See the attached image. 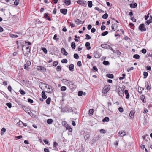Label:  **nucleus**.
<instances>
[{
  "instance_id": "obj_25",
  "label": "nucleus",
  "mask_w": 152,
  "mask_h": 152,
  "mask_svg": "<svg viewBox=\"0 0 152 152\" xmlns=\"http://www.w3.org/2000/svg\"><path fill=\"white\" fill-rule=\"evenodd\" d=\"M109 121V117H105L104 119L102 120V121L103 122H108Z\"/></svg>"
},
{
  "instance_id": "obj_61",
  "label": "nucleus",
  "mask_w": 152,
  "mask_h": 152,
  "mask_svg": "<svg viewBox=\"0 0 152 152\" xmlns=\"http://www.w3.org/2000/svg\"><path fill=\"white\" fill-rule=\"evenodd\" d=\"M96 31V29L95 28H92L91 30V32L92 33H94Z\"/></svg>"
},
{
  "instance_id": "obj_36",
  "label": "nucleus",
  "mask_w": 152,
  "mask_h": 152,
  "mask_svg": "<svg viewBox=\"0 0 152 152\" xmlns=\"http://www.w3.org/2000/svg\"><path fill=\"white\" fill-rule=\"evenodd\" d=\"M50 101L51 98L49 97L46 100V102L48 104H49L50 102Z\"/></svg>"
},
{
  "instance_id": "obj_26",
  "label": "nucleus",
  "mask_w": 152,
  "mask_h": 152,
  "mask_svg": "<svg viewBox=\"0 0 152 152\" xmlns=\"http://www.w3.org/2000/svg\"><path fill=\"white\" fill-rule=\"evenodd\" d=\"M74 67V66L73 64H71L69 66V70H70L71 71H73Z\"/></svg>"
},
{
  "instance_id": "obj_23",
  "label": "nucleus",
  "mask_w": 152,
  "mask_h": 152,
  "mask_svg": "<svg viewBox=\"0 0 152 152\" xmlns=\"http://www.w3.org/2000/svg\"><path fill=\"white\" fill-rule=\"evenodd\" d=\"M106 76L108 78L111 79L114 77V76L112 74H107L106 75Z\"/></svg>"
},
{
  "instance_id": "obj_29",
  "label": "nucleus",
  "mask_w": 152,
  "mask_h": 152,
  "mask_svg": "<svg viewBox=\"0 0 152 152\" xmlns=\"http://www.w3.org/2000/svg\"><path fill=\"white\" fill-rule=\"evenodd\" d=\"M5 131H6L5 128L4 127L1 130V135H3V134H4V133L5 132Z\"/></svg>"
},
{
  "instance_id": "obj_34",
  "label": "nucleus",
  "mask_w": 152,
  "mask_h": 152,
  "mask_svg": "<svg viewBox=\"0 0 152 152\" xmlns=\"http://www.w3.org/2000/svg\"><path fill=\"white\" fill-rule=\"evenodd\" d=\"M108 17V15L106 13L105 14L103 15L102 16V18L103 19H107Z\"/></svg>"
},
{
  "instance_id": "obj_21",
  "label": "nucleus",
  "mask_w": 152,
  "mask_h": 152,
  "mask_svg": "<svg viewBox=\"0 0 152 152\" xmlns=\"http://www.w3.org/2000/svg\"><path fill=\"white\" fill-rule=\"evenodd\" d=\"M94 110L93 109H90L89 111V114L90 116H91L93 115V113Z\"/></svg>"
},
{
  "instance_id": "obj_17",
  "label": "nucleus",
  "mask_w": 152,
  "mask_h": 152,
  "mask_svg": "<svg viewBox=\"0 0 152 152\" xmlns=\"http://www.w3.org/2000/svg\"><path fill=\"white\" fill-rule=\"evenodd\" d=\"M137 4L135 3H133L130 4V6L131 8H135L137 6Z\"/></svg>"
},
{
  "instance_id": "obj_40",
  "label": "nucleus",
  "mask_w": 152,
  "mask_h": 152,
  "mask_svg": "<svg viewBox=\"0 0 152 152\" xmlns=\"http://www.w3.org/2000/svg\"><path fill=\"white\" fill-rule=\"evenodd\" d=\"M42 51H43L44 53L45 54H47V50L46 48H42Z\"/></svg>"
},
{
  "instance_id": "obj_57",
  "label": "nucleus",
  "mask_w": 152,
  "mask_h": 152,
  "mask_svg": "<svg viewBox=\"0 0 152 152\" xmlns=\"http://www.w3.org/2000/svg\"><path fill=\"white\" fill-rule=\"evenodd\" d=\"M28 102L30 103H33V101L30 98H29L28 99Z\"/></svg>"
},
{
  "instance_id": "obj_44",
  "label": "nucleus",
  "mask_w": 152,
  "mask_h": 152,
  "mask_svg": "<svg viewBox=\"0 0 152 152\" xmlns=\"http://www.w3.org/2000/svg\"><path fill=\"white\" fill-rule=\"evenodd\" d=\"M108 34V32L107 31H105V32L102 33L101 35L102 36H105V35H107V34Z\"/></svg>"
},
{
  "instance_id": "obj_60",
  "label": "nucleus",
  "mask_w": 152,
  "mask_h": 152,
  "mask_svg": "<svg viewBox=\"0 0 152 152\" xmlns=\"http://www.w3.org/2000/svg\"><path fill=\"white\" fill-rule=\"evenodd\" d=\"M105 26L102 25L101 27V29L102 30H103L105 29Z\"/></svg>"
},
{
  "instance_id": "obj_59",
  "label": "nucleus",
  "mask_w": 152,
  "mask_h": 152,
  "mask_svg": "<svg viewBox=\"0 0 152 152\" xmlns=\"http://www.w3.org/2000/svg\"><path fill=\"white\" fill-rule=\"evenodd\" d=\"M114 26L115 29H116L118 27V24H112Z\"/></svg>"
},
{
  "instance_id": "obj_39",
  "label": "nucleus",
  "mask_w": 152,
  "mask_h": 152,
  "mask_svg": "<svg viewBox=\"0 0 152 152\" xmlns=\"http://www.w3.org/2000/svg\"><path fill=\"white\" fill-rule=\"evenodd\" d=\"M58 145V143L56 142H53V148L56 149V146Z\"/></svg>"
},
{
  "instance_id": "obj_45",
  "label": "nucleus",
  "mask_w": 152,
  "mask_h": 152,
  "mask_svg": "<svg viewBox=\"0 0 152 152\" xmlns=\"http://www.w3.org/2000/svg\"><path fill=\"white\" fill-rule=\"evenodd\" d=\"M66 129L67 130H68L69 132H71L72 131V129L70 126L66 127Z\"/></svg>"
},
{
  "instance_id": "obj_9",
  "label": "nucleus",
  "mask_w": 152,
  "mask_h": 152,
  "mask_svg": "<svg viewBox=\"0 0 152 152\" xmlns=\"http://www.w3.org/2000/svg\"><path fill=\"white\" fill-rule=\"evenodd\" d=\"M37 69L38 70H42L46 71V68H45L42 67L41 66H37Z\"/></svg>"
},
{
  "instance_id": "obj_13",
  "label": "nucleus",
  "mask_w": 152,
  "mask_h": 152,
  "mask_svg": "<svg viewBox=\"0 0 152 152\" xmlns=\"http://www.w3.org/2000/svg\"><path fill=\"white\" fill-rule=\"evenodd\" d=\"M69 87L71 90H73L75 89L76 88V86L75 85H74L73 83H69Z\"/></svg>"
},
{
  "instance_id": "obj_16",
  "label": "nucleus",
  "mask_w": 152,
  "mask_h": 152,
  "mask_svg": "<svg viewBox=\"0 0 152 152\" xmlns=\"http://www.w3.org/2000/svg\"><path fill=\"white\" fill-rule=\"evenodd\" d=\"M86 47L87 49L88 50H89L91 49V47L90 46V43L89 42H87L86 43Z\"/></svg>"
},
{
  "instance_id": "obj_38",
  "label": "nucleus",
  "mask_w": 152,
  "mask_h": 152,
  "mask_svg": "<svg viewBox=\"0 0 152 152\" xmlns=\"http://www.w3.org/2000/svg\"><path fill=\"white\" fill-rule=\"evenodd\" d=\"M48 88L49 90L48 92L50 93H51L53 91V89L50 86Z\"/></svg>"
},
{
  "instance_id": "obj_11",
  "label": "nucleus",
  "mask_w": 152,
  "mask_h": 152,
  "mask_svg": "<svg viewBox=\"0 0 152 152\" xmlns=\"http://www.w3.org/2000/svg\"><path fill=\"white\" fill-rule=\"evenodd\" d=\"M19 126L21 127H23L24 126H26V125H25V123H23L22 121L20 120L19 122H18V124Z\"/></svg>"
},
{
  "instance_id": "obj_28",
  "label": "nucleus",
  "mask_w": 152,
  "mask_h": 152,
  "mask_svg": "<svg viewBox=\"0 0 152 152\" xmlns=\"http://www.w3.org/2000/svg\"><path fill=\"white\" fill-rule=\"evenodd\" d=\"M53 122V120L52 119H48L47 120V123L49 124H51Z\"/></svg>"
},
{
  "instance_id": "obj_53",
  "label": "nucleus",
  "mask_w": 152,
  "mask_h": 152,
  "mask_svg": "<svg viewBox=\"0 0 152 152\" xmlns=\"http://www.w3.org/2000/svg\"><path fill=\"white\" fill-rule=\"evenodd\" d=\"M19 91L21 94L22 95H23L25 94V91L23 90H20Z\"/></svg>"
},
{
  "instance_id": "obj_1",
  "label": "nucleus",
  "mask_w": 152,
  "mask_h": 152,
  "mask_svg": "<svg viewBox=\"0 0 152 152\" xmlns=\"http://www.w3.org/2000/svg\"><path fill=\"white\" fill-rule=\"evenodd\" d=\"M31 64V62L29 61H27L26 63L24 64V68L27 70H29V68L28 67V66H30Z\"/></svg>"
},
{
  "instance_id": "obj_18",
  "label": "nucleus",
  "mask_w": 152,
  "mask_h": 152,
  "mask_svg": "<svg viewBox=\"0 0 152 152\" xmlns=\"http://www.w3.org/2000/svg\"><path fill=\"white\" fill-rule=\"evenodd\" d=\"M61 52L62 53H63V55L65 56H66L68 53L63 48H62L61 49Z\"/></svg>"
},
{
  "instance_id": "obj_32",
  "label": "nucleus",
  "mask_w": 152,
  "mask_h": 152,
  "mask_svg": "<svg viewBox=\"0 0 152 152\" xmlns=\"http://www.w3.org/2000/svg\"><path fill=\"white\" fill-rule=\"evenodd\" d=\"M140 57V56L138 54H135L133 56V58L136 59H139Z\"/></svg>"
},
{
  "instance_id": "obj_56",
  "label": "nucleus",
  "mask_w": 152,
  "mask_h": 152,
  "mask_svg": "<svg viewBox=\"0 0 152 152\" xmlns=\"http://www.w3.org/2000/svg\"><path fill=\"white\" fill-rule=\"evenodd\" d=\"M118 110L120 112L122 113L123 111L124 110L122 107H120L118 108Z\"/></svg>"
},
{
  "instance_id": "obj_58",
  "label": "nucleus",
  "mask_w": 152,
  "mask_h": 152,
  "mask_svg": "<svg viewBox=\"0 0 152 152\" xmlns=\"http://www.w3.org/2000/svg\"><path fill=\"white\" fill-rule=\"evenodd\" d=\"M58 64V62L57 61H55L53 63V65L54 66H56Z\"/></svg>"
},
{
  "instance_id": "obj_43",
  "label": "nucleus",
  "mask_w": 152,
  "mask_h": 152,
  "mask_svg": "<svg viewBox=\"0 0 152 152\" xmlns=\"http://www.w3.org/2000/svg\"><path fill=\"white\" fill-rule=\"evenodd\" d=\"M19 0H16L14 2V4L15 5H17L19 3Z\"/></svg>"
},
{
  "instance_id": "obj_55",
  "label": "nucleus",
  "mask_w": 152,
  "mask_h": 152,
  "mask_svg": "<svg viewBox=\"0 0 152 152\" xmlns=\"http://www.w3.org/2000/svg\"><path fill=\"white\" fill-rule=\"evenodd\" d=\"M100 132L101 133H103V134H105L106 133V132L105 130L103 129H101L100 130Z\"/></svg>"
},
{
  "instance_id": "obj_47",
  "label": "nucleus",
  "mask_w": 152,
  "mask_h": 152,
  "mask_svg": "<svg viewBox=\"0 0 152 152\" xmlns=\"http://www.w3.org/2000/svg\"><path fill=\"white\" fill-rule=\"evenodd\" d=\"M57 35L56 34H55L54 36V37H53V39L54 40L56 39L57 41L59 39V38H56V37H57Z\"/></svg>"
},
{
  "instance_id": "obj_7",
  "label": "nucleus",
  "mask_w": 152,
  "mask_h": 152,
  "mask_svg": "<svg viewBox=\"0 0 152 152\" xmlns=\"http://www.w3.org/2000/svg\"><path fill=\"white\" fill-rule=\"evenodd\" d=\"M65 110L68 112H73V111L72 108L70 107H65Z\"/></svg>"
},
{
  "instance_id": "obj_52",
  "label": "nucleus",
  "mask_w": 152,
  "mask_h": 152,
  "mask_svg": "<svg viewBox=\"0 0 152 152\" xmlns=\"http://www.w3.org/2000/svg\"><path fill=\"white\" fill-rule=\"evenodd\" d=\"M147 50L145 49H142L141 50V52L143 54H145L146 53Z\"/></svg>"
},
{
  "instance_id": "obj_20",
  "label": "nucleus",
  "mask_w": 152,
  "mask_h": 152,
  "mask_svg": "<svg viewBox=\"0 0 152 152\" xmlns=\"http://www.w3.org/2000/svg\"><path fill=\"white\" fill-rule=\"evenodd\" d=\"M42 99H45L47 98V96L45 95V92L44 91H42Z\"/></svg>"
},
{
  "instance_id": "obj_50",
  "label": "nucleus",
  "mask_w": 152,
  "mask_h": 152,
  "mask_svg": "<svg viewBox=\"0 0 152 152\" xmlns=\"http://www.w3.org/2000/svg\"><path fill=\"white\" fill-rule=\"evenodd\" d=\"M86 39H91V37L88 34H86Z\"/></svg>"
},
{
  "instance_id": "obj_24",
  "label": "nucleus",
  "mask_w": 152,
  "mask_h": 152,
  "mask_svg": "<svg viewBox=\"0 0 152 152\" xmlns=\"http://www.w3.org/2000/svg\"><path fill=\"white\" fill-rule=\"evenodd\" d=\"M145 99V98L144 95H142L140 96V99L144 103H145L146 102V101L144 100V99Z\"/></svg>"
},
{
  "instance_id": "obj_51",
  "label": "nucleus",
  "mask_w": 152,
  "mask_h": 152,
  "mask_svg": "<svg viewBox=\"0 0 152 152\" xmlns=\"http://www.w3.org/2000/svg\"><path fill=\"white\" fill-rule=\"evenodd\" d=\"M94 72H96L98 70L96 66H94L92 69Z\"/></svg>"
},
{
  "instance_id": "obj_31",
  "label": "nucleus",
  "mask_w": 152,
  "mask_h": 152,
  "mask_svg": "<svg viewBox=\"0 0 152 152\" xmlns=\"http://www.w3.org/2000/svg\"><path fill=\"white\" fill-rule=\"evenodd\" d=\"M152 23V19H150L147 21L146 22L147 25H149L150 23Z\"/></svg>"
},
{
  "instance_id": "obj_15",
  "label": "nucleus",
  "mask_w": 152,
  "mask_h": 152,
  "mask_svg": "<svg viewBox=\"0 0 152 152\" xmlns=\"http://www.w3.org/2000/svg\"><path fill=\"white\" fill-rule=\"evenodd\" d=\"M86 1H83L81 0H79L77 1V3H78V4H82V5H83V4H86Z\"/></svg>"
},
{
  "instance_id": "obj_49",
  "label": "nucleus",
  "mask_w": 152,
  "mask_h": 152,
  "mask_svg": "<svg viewBox=\"0 0 152 152\" xmlns=\"http://www.w3.org/2000/svg\"><path fill=\"white\" fill-rule=\"evenodd\" d=\"M77 65L79 67H80L82 66V64L80 61H79L77 62Z\"/></svg>"
},
{
  "instance_id": "obj_2",
  "label": "nucleus",
  "mask_w": 152,
  "mask_h": 152,
  "mask_svg": "<svg viewBox=\"0 0 152 152\" xmlns=\"http://www.w3.org/2000/svg\"><path fill=\"white\" fill-rule=\"evenodd\" d=\"M110 87L109 86H105L103 88L102 91V92L104 94H106L110 90Z\"/></svg>"
},
{
  "instance_id": "obj_19",
  "label": "nucleus",
  "mask_w": 152,
  "mask_h": 152,
  "mask_svg": "<svg viewBox=\"0 0 152 152\" xmlns=\"http://www.w3.org/2000/svg\"><path fill=\"white\" fill-rule=\"evenodd\" d=\"M134 113L135 112L134 110L131 111L129 114V116L131 118L134 117Z\"/></svg>"
},
{
  "instance_id": "obj_4",
  "label": "nucleus",
  "mask_w": 152,
  "mask_h": 152,
  "mask_svg": "<svg viewBox=\"0 0 152 152\" xmlns=\"http://www.w3.org/2000/svg\"><path fill=\"white\" fill-rule=\"evenodd\" d=\"M118 134L120 137H123L126 135V132L124 131H121L118 133Z\"/></svg>"
},
{
  "instance_id": "obj_62",
  "label": "nucleus",
  "mask_w": 152,
  "mask_h": 152,
  "mask_svg": "<svg viewBox=\"0 0 152 152\" xmlns=\"http://www.w3.org/2000/svg\"><path fill=\"white\" fill-rule=\"evenodd\" d=\"M131 19L133 22H135L136 21V19L133 17H131Z\"/></svg>"
},
{
  "instance_id": "obj_12",
  "label": "nucleus",
  "mask_w": 152,
  "mask_h": 152,
  "mask_svg": "<svg viewBox=\"0 0 152 152\" xmlns=\"http://www.w3.org/2000/svg\"><path fill=\"white\" fill-rule=\"evenodd\" d=\"M60 12L64 15L66 14L67 12V10L66 9H62L60 10Z\"/></svg>"
},
{
  "instance_id": "obj_46",
  "label": "nucleus",
  "mask_w": 152,
  "mask_h": 152,
  "mask_svg": "<svg viewBox=\"0 0 152 152\" xmlns=\"http://www.w3.org/2000/svg\"><path fill=\"white\" fill-rule=\"evenodd\" d=\"M61 62L62 63H66L68 62V61L66 59H63V60H62L61 61Z\"/></svg>"
},
{
  "instance_id": "obj_30",
  "label": "nucleus",
  "mask_w": 152,
  "mask_h": 152,
  "mask_svg": "<svg viewBox=\"0 0 152 152\" xmlns=\"http://www.w3.org/2000/svg\"><path fill=\"white\" fill-rule=\"evenodd\" d=\"M143 75H144V78L145 79L147 78V76L148 75V73L146 72H143Z\"/></svg>"
},
{
  "instance_id": "obj_63",
  "label": "nucleus",
  "mask_w": 152,
  "mask_h": 152,
  "mask_svg": "<svg viewBox=\"0 0 152 152\" xmlns=\"http://www.w3.org/2000/svg\"><path fill=\"white\" fill-rule=\"evenodd\" d=\"M92 27V26L91 25H89L87 27V28L88 30H90Z\"/></svg>"
},
{
  "instance_id": "obj_27",
  "label": "nucleus",
  "mask_w": 152,
  "mask_h": 152,
  "mask_svg": "<svg viewBox=\"0 0 152 152\" xmlns=\"http://www.w3.org/2000/svg\"><path fill=\"white\" fill-rule=\"evenodd\" d=\"M71 47L72 49H75L76 47L75 44L74 42H72L71 45Z\"/></svg>"
},
{
  "instance_id": "obj_14",
  "label": "nucleus",
  "mask_w": 152,
  "mask_h": 152,
  "mask_svg": "<svg viewBox=\"0 0 152 152\" xmlns=\"http://www.w3.org/2000/svg\"><path fill=\"white\" fill-rule=\"evenodd\" d=\"M101 46L102 48L105 49L108 48H109V45L106 44H102Z\"/></svg>"
},
{
  "instance_id": "obj_22",
  "label": "nucleus",
  "mask_w": 152,
  "mask_h": 152,
  "mask_svg": "<svg viewBox=\"0 0 152 152\" xmlns=\"http://www.w3.org/2000/svg\"><path fill=\"white\" fill-rule=\"evenodd\" d=\"M90 137V135L88 133H86V134L84 136V139L85 140H86L88 139Z\"/></svg>"
},
{
  "instance_id": "obj_8",
  "label": "nucleus",
  "mask_w": 152,
  "mask_h": 152,
  "mask_svg": "<svg viewBox=\"0 0 152 152\" xmlns=\"http://www.w3.org/2000/svg\"><path fill=\"white\" fill-rule=\"evenodd\" d=\"M101 55L99 52L96 51L94 53V57L97 58H99L101 56Z\"/></svg>"
},
{
  "instance_id": "obj_48",
  "label": "nucleus",
  "mask_w": 152,
  "mask_h": 152,
  "mask_svg": "<svg viewBox=\"0 0 152 152\" xmlns=\"http://www.w3.org/2000/svg\"><path fill=\"white\" fill-rule=\"evenodd\" d=\"M61 91H64L66 90V88L65 86H63L61 87Z\"/></svg>"
},
{
  "instance_id": "obj_35",
  "label": "nucleus",
  "mask_w": 152,
  "mask_h": 152,
  "mask_svg": "<svg viewBox=\"0 0 152 152\" xmlns=\"http://www.w3.org/2000/svg\"><path fill=\"white\" fill-rule=\"evenodd\" d=\"M103 64L105 65H107L110 64V63L108 61H104L103 62Z\"/></svg>"
},
{
  "instance_id": "obj_6",
  "label": "nucleus",
  "mask_w": 152,
  "mask_h": 152,
  "mask_svg": "<svg viewBox=\"0 0 152 152\" xmlns=\"http://www.w3.org/2000/svg\"><path fill=\"white\" fill-rule=\"evenodd\" d=\"M118 93L120 96L122 97L124 96V91L122 90L121 88L118 89Z\"/></svg>"
},
{
  "instance_id": "obj_41",
  "label": "nucleus",
  "mask_w": 152,
  "mask_h": 152,
  "mask_svg": "<svg viewBox=\"0 0 152 152\" xmlns=\"http://www.w3.org/2000/svg\"><path fill=\"white\" fill-rule=\"evenodd\" d=\"M56 70L58 72H59L61 70V68L60 66H57L56 69Z\"/></svg>"
},
{
  "instance_id": "obj_3",
  "label": "nucleus",
  "mask_w": 152,
  "mask_h": 152,
  "mask_svg": "<svg viewBox=\"0 0 152 152\" xmlns=\"http://www.w3.org/2000/svg\"><path fill=\"white\" fill-rule=\"evenodd\" d=\"M139 29L141 31H145L146 30V29L144 26V24H142L139 26Z\"/></svg>"
},
{
  "instance_id": "obj_10",
  "label": "nucleus",
  "mask_w": 152,
  "mask_h": 152,
  "mask_svg": "<svg viewBox=\"0 0 152 152\" xmlns=\"http://www.w3.org/2000/svg\"><path fill=\"white\" fill-rule=\"evenodd\" d=\"M62 1L66 4V6L69 5L71 4V0H65Z\"/></svg>"
},
{
  "instance_id": "obj_37",
  "label": "nucleus",
  "mask_w": 152,
  "mask_h": 152,
  "mask_svg": "<svg viewBox=\"0 0 152 152\" xmlns=\"http://www.w3.org/2000/svg\"><path fill=\"white\" fill-rule=\"evenodd\" d=\"M74 57L76 59H78L79 58V56L78 54L75 53L74 55Z\"/></svg>"
},
{
  "instance_id": "obj_33",
  "label": "nucleus",
  "mask_w": 152,
  "mask_h": 152,
  "mask_svg": "<svg viewBox=\"0 0 152 152\" xmlns=\"http://www.w3.org/2000/svg\"><path fill=\"white\" fill-rule=\"evenodd\" d=\"M88 3L89 7L90 8L92 6V2L91 1H88Z\"/></svg>"
},
{
  "instance_id": "obj_42",
  "label": "nucleus",
  "mask_w": 152,
  "mask_h": 152,
  "mask_svg": "<svg viewBox=\"0 0 152 152\" xmlns=\"http://www.w3.org/2000/svg\"><path fill=\"white\" fill-rule=\"evenodd\" d=\"M6 105L9 108H11L12 107V104L10 102L7 103Z\"/></svg>"
},
{
  "instance_id": "obj_64",
  "label": "nucleus",
  "mask_w": 152,
  "mask_h": 152,
  "mask_svg": "<svg viewBox=\"0 0 152 152\" xmlns=\"http://www.w3.org/2000/svg\"><path fill=\"white\" fill-rule=\"evenodd\" d=\"M44 151L45 152H49L50 151L48 149L45 148L44 149Z\"/></svg>"
},
{
  "instance_id": "obj_5",
  "label": "nucleus",
  "mask_w": 152,
  "mask_h": 152,
  "mask_svg": "<svg viewBox=\"0 0 152 152\" xmlns=\"http://www.w3.org/2000/svg\"><path fill=\"white\" fill-rule=\"evenodd\" d=\"M39 87L41 88V87H40L41 86H45V87L47 88H48V87H49L50 86H49L48 85L45 84V83H43V82H41L39 83Z\"/></svg>"
},
{
  "instance_id": "obj_54",
  "label": "nucleus",
  "mask_w": 152,
  "mask_h": 152,
  "mask_svg": "<svg viewBox=\"0 0 152 152\" xmlns=\"http://www.w3.org/2000/svg\"><path fill=\"white\" fill-rule=\"evenodd\" d=\"M83 94V91H79L78 92V95L79 96H81Z\"/></svg>"
}]
</instances>
